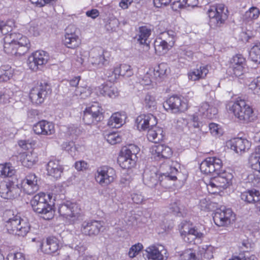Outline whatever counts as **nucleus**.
Here are the masks:
<instances>
[{
	"mask_svg": "<svg viewBox=\"0 0 260 260\" xmlns=\"http://www.w3.org/2000/svg\"><path fill=\"white\" fill-rule=\"evenodd\" d=\"M208 73L209 67L202 66L190 70L187 73V76L189 80L196 81L205 79Z\"/></svg>",
	"mask_w": 260,
	"mask_h": 260,
	"instance_id": "c756f323",
	"label": "nucleus"
},
{
	"mask_svg": "<svg viewBox=\"0 0 260 260\" xmlns=\"http://www.w3.org/2000/svg\"><path fill=\"white\" fill-rule=\"evenodd\" d=\"M15 173V170L11 164L9 163L0 164V176L12 177Z\"/></svg>",
	"mask_w": 260,
	"mask_h": 260,
	"instance_id": "c03bdc74",
	"label": "nucleus"
},
{
	"mask_svg": "<svg viewBox=\"0 0 260 260\" xmlns=\"http://www.w3.org/2000/svg\"><path fill=\"white\" fill-rule=\"evenodd\" d=\"M179 164L177 161H171L164 163L160 167L159 180L157 174V169L153 167L151 169L144 170L143 180L144 183L150 187H154L159 181L161 185H165L168 181H175L177 179V175L179 174Z\"/></svg>",
	"mask_w": 260,
	"mask_h": 260,
	"instance_id": "f03ea898",
	"label": "nucleus"
},
{
	"mask_svg": "<svg viewBox=\"0 0 260 260\" xmlns=\"http://www.w3.org/2000/svg\"><path fill=\"white\" fill-rule=\"evenodd\" d=\"M246 59L241 54L234 56L230 61L228 72L232 76L240 77L246 71Z\"/></svg>",
	"mask_w": 260,
	"mask_h": 260,
	"instance_id": "f3484780",
	"label": "nucleus"
},
{
	"mask_svg": "<svg viewBox=\"0 0 260 260\" xmlns=\"http://www.w3.org/2000/svg\"><path fill=\"white\" fill-rule=\"evenodd\" d=\"M118 67H114L113 70L107 71L105 74L107 80L111 83L115 82L119 77Z\"/></svg>",
	"mask_w": 260,
	"mask_h": 260,
	"instance_id": "bf43d9fd",
	"label": "nucleus"
},
{
	"mask_svg": "<svg viewBox=\"0 0 260 260\" xmlns=\"http://www.w3.org/2000/svg\"><path fill=\"white\" fill-rule=\"evenodd\" d=\"M49 59L48 54L43 50L36 51L29 56L27 64L29 69L36 72L46 64Z\"/></svg>",
	"mask_w": 260,
	"mask_h": 260,
	"instance_id": "2eb2a0df",
	"label": "nucleus"
},
{
	"mask_svg": "<svg viewBox=\"0 0 260 260\" xmlns=\"http://www.w3.org/2000/svg\"><path fill=\"white\" fill-rule=\"evenodd\" d=\"M13 75V70L9 65H4L0 67V82H7Z\"/></svg>",
	"mask_w": 260,
	"mask_h": 260,
	"instance_id": "a19ab883",
	"label": "nucleus"
},
{
	"mask_svg": "<svg viewBox=\"0 0 260 260\" xmlns=\"http://www.w3.org/2000/svg\"><path fill=\"white\" fill-rule=\"evenodd\" d=\"M81 43L78 35L74 31H70V27L67 29L64 35L63 43L69 48L75 49L78 47Z\"/></svg>",
	"mask_w": 260,
	"mask_h": 260,
	"instance_id": "c85d7f7f",
	"label": "nucleus"
},
{
	"mask_svg": "<svg viewBox=\"0 0 260 260\" xmlns=\"http://www.w3.org/2000/svg\"><path fill=\"white\" fill-rule=\"evenodd\" d=\"M231 149L236 153H243L248 150L251 147V142L246 139L235 138L228 143Z\"/></svg>",
	"mask_w": 260,
	"mask_h": 260,
	"instance_id": "b1692460",
	"label": "nucleus"
},
{
	"mask_svg": "<svg viewBox=\"0 0 260 260\" xmlns=\"http://www.w3.org/2000/svg\"><path fill=\"white\" fill-rule=\"evenodd\" d=\"M226 109L240 121L249 122L254 119L252 108L243 100L229 102Z\"/></svg>",
	"mask_w": 260,
	"mask_h": 260,
	"instance_id": "39448f33",
	"label": "nucleus"
},
{
	"mask_svg": "<svg viewBox=\"0 0 260 260\" xmlns=\"http://www.w3.org/2000/svg\"><path fill=\"white\" fill-rule=\"evenodd\" d=\"M71 241L69 244V246L78 252L79 254L83 253L87 249V243L81 239L79 236H71Z\"/></svg>",
	"mask_w": 260,
	"mask_h": 260,
	"instance_id": "72a5a7b5",
	"label": "nucleus"
},
{
	"mask_svg": "<svg viewBox=\"0 0 260 260\" xmlns=\"http://www.w3.org/2000/svg\"><path fill=\"white\" fill-rule=\"evenodd\" d=\"M39 246L44 253L52 254L57 252L59 249V240L55 237H50L46 239L45 243L40 242Z\"/></svg>",
	"mask_w": 260,
	"mask_h": 260,
	"instance_id": "a878e982",
	"label": "nucleus"
},
{
	"mask_svg": "<svg viewBox=\"0 0 260 260\" xmlns=\"http://www.w3.org/2000/svg\"><path fill=\"white\" fill-rule=\"evenodd\" d=\"M2 25L1 29V33L6 36L10 35L8 34L12 30V27L14 25V23L12 21H9L7 22L2 21Z\"/></svg>",
	"mask_w": 260,
	"mask_h": 260,
	"instance_id": "e2e57ef3",
	"label": "nucleus"
},
{
	"mask_svg": "<svg viewBox=\"0 0 260 260\" xmlns=\"http://www.w3.org/2000/svg\"><path fill=\"white\" fill-rule=\"evenodd\" d=\"M180 260H200L195 252L191 249L183 251L180 255Z\"/></svg>",
	"mask_w": 260,
	"mask_h": 260,
	"instance_id": "603ef678",
	"label": "nucleus"
},
{
	"mask_svg": "<svg viewBox=\"0 0 260 260\" xmlns=\"http://www.w3.org/2000/svg\"><path fill=\"white\" fill-rule=\"evenodd\" d=\"M7 260H25V256L22 253H9L7 257Z\"/></svg>",
	"mask_w": 260,
	"mask_h": 260,
	"instance_id": "774afa93",
	"label": "nucleus"
},
{
	"mask_svg": "<svg viewBox=\"0 0 260 260\" xmlns=\"http://www.w3.org/2000/svg\"><path fill=\"white\" fill-rule=\"evenodd\" d=\"M24 31L28 35L38 36L40 35L41 30L38 23L36 21H31L25 26Z\"/></svg>",
	"mask_w": 260,
	"mask_h": 260,
	"instance_id": "79ce46f5",
	"label": "nucleus"
},
{
	"mask_svg": "<svg viewBox=\"0 0 260 260\" xmlns=\"http://www.w3.org/2000/svg\"><path fill=\"white\" fill-rule=\"evenodd\" d=\"M260 10L256 7H251L247 10L243 16V20L246 23H253L259 16Z\"/></svg>",
	"mask_w": 260,
	"mask_h": 260,
	"instance_id": "4c0bfd02",
	"label": "nucleus"
},
{
	"mask_svg": "<svg viewBox=\"0 0 260 260\" xmlns=\"http://www.w3.org/2000/svg\"><path fill=\"white\" fill-rule=\"evenodd\" d=\"M151 34V30L146 26L139 27L138 34L136 36L137 41L141 45L149 46V42L148 39Z\"/></svg>",
	"mask_w": 260,
	"mask_h": 260,
	"instance_id": "f704fd0d",
	"label": "nucleus"
},
{
	"mask_svg": "<svg viewBox=\"0 0 260 260\" xmlns=\"http://www.w3.org/2000/svg\"><path fill=\"white\" fill-rule=\"evenodd\" d=\"M143 245L141 243H137L134 245H133L128 252V256L131 258H133L136 257L140 252V251L143 249Z\"/></svg>",
	"mask_w": 260,
	"mask_h": 260,
	"instance_id": "3c124183",
	"label": "nucleus"
},
{
	"mask_svg": "<svg viewBox=\"0 0 260 260\" xmlns=\"http://www.w3.org/2000/svg\"><path fill=\"white\" fill-rule=\"evenodd\" d=\"M91 93L90 89L87 87H77L74 91L75 95L81 99H85L89 96Z\"/></svg>",
	"mask_w": 260,
	"mask_h": 260,
	"instance_id": "09e8293b",
	"label": "nucleus"
},
{
	"mask_svg": "<svg viewBox=\"0 0 260 260\" xmlns=\"http://www.w3.org/2000/svg\"><path fill=\"white\" fill-rule=\"evenodd\" d=\"M210 18V24L214 27L220 26L224 23L229 15L227 7L222 4H219L210 7L207 11Z\"/></svg>",
	"mask_w": 260,
	"mask_h": 260,
	"instance_id": "0eeeda50",
	"label": "nucleus"
},
{
	"mask_svg": "<svg viewBox=\"0 0 260 260\" xmlns=\"http://www.w3.org/2000/svg\"><path fill=\"white\" fill-rule=\"evenodd\" d=\"M143 104L147 108H155L156 106V101L153 95L147 93L145 95Z\"/></svg>",
	"mask_w": 260,
	"mask_h": 260,
	"instance_id": "4d7b16f0",
	"label": "nucleus"
},
{
	"mask_svg": "<svg viewBox=\"0 0 260 260\" xmlns=\"http://www.w3.org/2000/svg\"><path fill=\"white\" fill-rule=\"evenodd\" d=\"M246 84L254 94L260 95V78L252 79L249 84L246 83Z\"/></svg>",
	"mask_w": 260,
	"mask_h": 260,
	"instance_id": "13d9d810",
	"label": "nucleus"
},
{
	"mask_svg": "<svg viewBox=\"0 0 260 260\" xmlns=\"http://www.w3.org/2000/svg\"><path fill=\"white\" fill-rule=\"evenodd\" d=\"M215 250V248L211 245H203L199 247L200 254L207 258L213 257V253Z\"/></svg>",
	"mask_w": 260,
	"mask_h": 260,
	"instance_id": "49530a36",
	"label": "nucleus"
},
{
	"mask_svg": "<svg viewBox=\"0 0 260 260\" xmlns=\"http://www.w3.org/2000/svg\"><path fill=\"white\" fill-rule=\"evenodd\" d=\"M50 93V89L48 85L37 83L30 89L29 96L32 103L39 105L44 102L45 99Z\"/></svg>",
	"mask_w": 260,
	"mask_h": 260,
	"instance_id": "dca6fc26",
	"label": "nucleus"
},
{
	"mask_svg": "<svg viewBox=\"0 0 260 260\" xmlns=\"http://www.w3.org/2000/svg\"><path fill=\"white\" fill-rule=\"evenodd\" d=\"M118 67L119 76L125 77H129L133 75V71L131 67L127 64H121Z\"/></svg>",
	"mask_w": 260,
	"mask_h": 260,
	"instance_id": "de8ad7c7",
	"label": "nucleus"
},
{
	"mask_svg": "<svg viewBox=\"0 0 260 260\" xmlns=\"http://www.w3.org/2000/svg\"><path fill=\"white\" fill-rule=\"evenodd\" d=\"M140 148L134 144H131L123 149L118 157L117 161L119 166L124 169H129L135 166L137 161V154Z\"/></svg>",
	"mask_w": 260,
	"mask_h": 260,
	"instance_id": "423d86ee",
	"label": "nucleus"
},
{
	"mask_svg": "<svg viewBox=\"0 0 260 260\" xmlns=\"http://www.w3.org/2000/svg\"><path fill=\"white\" fill-rule=\"evenodd\" d=\"M153 75L156 79L164 78L170 72L168 66L165 63H161L156 67L154 69Z\"/></svg>",
	"mask_w": 260,
	"mask_h": 260,
	"instance_id": "ea45409f",
	"label": "nucleus"
},
{
	"mask_svg": "<svg viewBox=\"0 0 260 260\" xmlns=\"http://www.w3.org/2000/svg\"><path fill=\"white\" fill-rule=\"evenodd\" d=\"M106 139L109 143L115 145L121 142L123 138L120 133H112L107 135Z\"/></svg>",
	"mask_w": 260,
	"mask_h": 260,
	"instance_id": "6e6d98bb",
	"label": "nucleus"
},
{
	"mask_svg": "<svg viewBox=\"0 0 260 260\" xmlns=\"http://www.w3.org/2000/svg\"><path fill=\"white\" fill-rule=\"evenodd\" d=\"M6 228L10 234L19 236H25L30 230V225L27 220L16 218L11 222L5 223Z\"/></svg>",
	"mask_w": 260,
	"mask_h": 260,
	"instance_id": "ddd939ff",
	"label": "nucleus"
},
{
	"mask_svg": "<svg viewBox=\"0 0 260 260\" xmlns=\"http://www.w3.org/2000/svg\"><path fill=\"white\" fill-rule=\"evenodd\" d=\"M249 58L256 63H260V42L256 43L251 48L249 51Z\"/></svg>",
	"mask_w": 260,
	"mask_h": 260,
	"instance_id": "37998d69",
	"label": "nucleus"
},
{
	"mask_svg": "<svg viewBox=\"0 0 260 260\" xmlns=\"http://www.w3.org/2000/svg\"><path fill=\"white\" fill-rule=\"evenodd\" d=\"M163 130L160 127H154L149 128L147 133V138L149 141L157 143L164 139Z\"/></svg>",
	"mask_w": 260,
	"mask_h": 260,
	"instance_id": "e433bc0d",
	"label": "nucleus"
},
{
	"mask_svg": "<svg viewBox=\"0 0 260 260\" xmlns=\"http://www.w3.org/2000/svg\"><path fill=\"white\" fill-rule=\"evenodd\" d=\"M209 129L211 134L214 136H217L222 133V130L220 126L215 123H211L209 125Z\"/></svg>",
	"mask_w": 260,
	"mask_h": 260,
	"instance_id": "0e129e2a",
	"label": "nucleus"
},
{
	"mask_svg": "<svg viewBox=\"0 0 260 260\" xmlns=\"http://www.w3.org/2000/svg\"><path fill=\"white\" fill-rule=\"evenodd\" d=\"M89 58V62L94 67L101 68L109 64L110 57V53L107 51H102L98 54L91 55Z\"/></svg>",
	"mask_w": 260,
	"mask_h": 260,
	"instance_id": "393cba45",
	"label": "nucleus"
},
{
	"mask_svg": "<svg viewBox=\"0 0 260 260\" xmlns=\"http://www.w3.org/2000/svg\"><path fill=\"white\" fill-rule=\"evenodd\" d=\"M39 178L34 173L28 174L21 182V186L24 192L32 194L39 189Z\"/></svg>",
	"mask_w": 260,
	"mask_h": 260,
	"instance_id": "6ab92c4d",
	"label": "nucleus"
},
{
	"mask_svg": "<svg viewBox=\"0 0 260 260\" xmlns=\"http://www.w3.org/2000/svg\"><path fill=\"white\" fill-rule=\"evenodd\" d=\"M200 116L199 113L193 114L189 116V122L188 124H190L194 128H199L200 127V123L199 121V117Z\"/></svg>",
	"mask_w": 260,
	"mask_h": 260,
	"instance_id": "338daca9",
	"label": "nucleus"
},
{
	"mask_svg": "<svg viewBox=\"0 0 260 260\" xmlns=\"http://www.w3.org/2000/svg\"><path fill=\"white\" fill-rule=\"evenodd\" d=\"M154 71L152 69H149V70L142 78L140 81L141 83L144 85H150L154 80L156 79L153 75Z\"/></svg>",
	"mask_w": 260,
	"mask_h": 260,
	"instance_id": "8fccbe9b",
	"label": "nucleus"
},
{
	"mask_svg": "<svg viewBox=\"0 0 260 260\" xmlns=\"http://www.w3.org/2000/svg\"><path fill=\"white\" fill-rule=\"evenodd\" d=\"M143 254L145 260H165L168 256L165 246L159 244H153L147 247Z\"/></svg>",
	"mask_w": 260,
	"mask_h": 260,
	"instance_id": "4468645a",
	"label": "nucleus"
},
{
	"mask_svg": "<svg viewBox=\"0 0 260 260\" xmlns=\"http://www.w3.org/2000/svg\"><path fill=\"white\" fill-rule=\"evenodd\" d=\"M58 212L63 220L72 224L80 216V208L77 204L67 201L58 206Z\"/></svg>",
	"mask_w": 260,
	"mask_h": 260,
	"instance_id": "6e6552de",
	"label": "nucleus"
},
{
	"mask_svg": "<svg viewBox=\"0 0 260 260\" xmlns=\"http://www.w3.org/2000/svg\"><path fill=\"white\" fill-rule=\"evenodd\" d=\"M13 93L10 89H3L0 90V106L5 105L10 102V99Z\"/></svg>",
	"mask_w": 260,
	"mask_h": 260,
	"instance_id": "a18cd8bd",
	"label": "nucleus"
},
{
	"mask_svg": "<svg viewBox=\"0 0 260 260\" xmlns=\"http://www.w3.org/2000/svg\"><path fill=\"white\" fill-rule=\"evenodd\" d=\"M98 118L96 116L88 112L86 110L84 111L83 120L85 124L87 125L93 124L99 120Z\"/></svg>",
	"mask_w": 260,
	"mask_h": 260,
	"instance_id": "052dcab7",
	"label": "nucleus"
},
{
	"mask_svg": "<svg viewBox=\"0 0 260 260\" xmlns=\"http://www.w3.org/2000/svg\"><path fill=\"white\" fill-rule=\"evenodd\" d=\"M85 110L98 118L101 114L102 108L99 103H94L91 106L87 107Z\"/></svg>",
	"mask_w": 260,
	"mask_h": 260,
	"instance_id": "680f3d73",
	"label": "nucleus"
},
{
	"mask_svg": "<svg viewBox=\"0 0 260 260\" xmlns=\"http://www.w3.org/2000/svg\"><path fill=\"white\" fill-rule=\"evenodd\" d=\"M200 116L204 118L212 119L215 117L218 111L212 104L207 102L202 103L198 109Z\"/></svg>",
	"mask_w": 260,
	"mask_h": 260,
	"instance_id": "bb28decb",
	"label": "nucleus"
},
{
	"mask_svg": "<svg viewBox=\"0 0 260 260\" xmlns=\"http://www.w3.org/2000/svg\"><path fill=\"white\" fill-rule=\"evenodd\" d=\"M235 219L233 211L224 207L217 209L213 216L214 223L218 226H228L233 223Z\"/></svg>",
	"mask_w": 260,
	"mask_h": 260,
	"instance_id": "9b49d317",
	"label": "nucleus"
},
{
	"mask_svg": "<svg viewBox=\"0 0 260 260\" xmlns=\"http://www.w3.org/2000/svg\"><path fill=\"white\" fill-rule=\"evenodd\" d=\"M126 118V116L124 112H116L111 115L108 124L112 127H119L125 123Z\"/></svg>",
	"mask_w": 260,
	"mask_h": 260,
	"instance_id": "473e14b6",
	"label": "nucleus"
},
{
	"mask_svg": "<svg viewBox=\"0 0 260 260\" xmlns=\"http://www.w3.org/2000/svg\"><path fill=\"white\" fill-rule=\"evenodd\" d=\"M103 221L88 220L83 221L81 226V233L86 236H92L99 234L101 229L103 228Z\"/></svg>",
	"mask_w": 260,
	"mask_h": 260,
	"instance_id": "a211bd4d",
	"label": "nucleus"
},
{
	"mask_svg": "<svg viewBox=\"0 0 260 260\" xmlns=\"http://www.w3.org/2000/svg\"><path fill=\"white\" fill-rule=\"evenodd\" d=\"M241 199L247 203H257L260 199V192L255 189L248 190L241 194Z\"/></svg>",
	"mask_w": 260,
	"mask_h": 260,
	"instance_id": "c9c22d12",
	"label": "nucleus"
},
{
	"mask_svg": "<svg viewBox=\"0 0 260 260\" xmlns=\"http://www.w3.org/2000/svg\"><path fill=\"white\" fill-rule=\"evenodd\" d=\"M20 216L16 212L8 210L4 212L3 214V220L5 223L13 221L16 220V218H20Z\"/></svg>",
	"mask_w": 260,
	"mask_h": 260,
	"instance_id": "5fc2aeb1",
	"label": "nucleus"
},
{
	"mask_svg": "<svg viewBox=\"0 0 260 260\" xmlns=\"http://www.w3.org/2000/svg\"><path fill=\"white\" fill-rule=\"evenodd\" d=\"M18 145L24 149H28L31 148L35 145L34 141L27 140H19L18 142Z\"/></svg>",
	"mask_w": 260,
	"mask_h": 260,
	"instance_id": "69168bd1",
	"label": "nucleus"
},
{
	"mask_svg": "<svg viewBox=\"0 0 260 260\" xmlns=\"http://www.w3.org/2000/svg\"><path fill=\"white\" fill-rule=\"evenodd\" d=\"M116 178L115 170L109 166H103L97 168L94 179L101 186H107L113 182Z\"/></svg>",
	"mask_w": 260,
	"mask_h": 260,
	"instance_id": "1a4fd4ad",
	"label": "nucleus"
},
{
	"mask_svg": "<svg viewBox=\"0 0 260 260\" xmlns=\"http://www.w3.org/2000/svg\"><path fill=\"white\" fill-rule=\"evenodd\" d=\"M20 159L23 166L31 168L38 161V155L34 151L24 152L21 154Z\"/></svg>",
	"mask_w": 260,
	"mask_h": 260,
	"instance_id": "2f4dec72",
	"label": "nucleus"
},
{
	"mask_svg": "<svg viewBox=\"0 0 260 260\" xmlns=\"http://www.w3.org/2000/svg\"><path fill=\"white\" fill-rule=\"evenodd\" d=\"M164 108L167 111L173 113L185 112L188 108L186 99L179 96H172L168 98L163 104Z\"/></svg>",
	"mask_w": 260,
	"mask_h": 260,
	"instance_id": "9d476101",
	"label": "nucleus"
},
{
	"mask_svg": "<svg viewBox=\"0 0 260 260\" xmlns=\"http://www.w3.org/2000/svg\"><path fill=\"white\" fill-rule=\"evenodd\" d=\"M179 232L184 242L188 243H196V239H200L203 237V234L192 227L188 222H182L179 227Z\"/></svg>",
	"mask_w": 260,
	"mask_h": 260,
	"instance_id": "f8f14e48",
	"label": "nucleus"
},
{
	"mask_svg": "<svg viewBox=\"0 0 260 260\" xmlns=\"http://www.w3.org/2000/svg\"><path fill=\"white\" fill-rule=\"evenodd\" d=\"M100 93L105 96H108L110 98H115L118 95V91L117 88L110 82L104 84L100 88Z\"/></svg>",
	"mask_w": 260,
	"mask_h": 260,
	"instance_id": "58836bf2",
	"label": "nucleus"
},
{
	"mask_svg": "<svg viewBox=\"0 0 260 260\" xmlns=\"http://www.w3.org/2000/svg\"><path fill=\"white\" fill-rule=\"evenodd\" d=\"M34 211L45 220L52 219L54 215L53 202L50 193L40 192L36 194L30 201Z\"/></svg>",
	"mask_w": 260,
	"mask_h": 260,
	"instance_id": "20e7f679",
	"label": "nucleus"
},
{
	"mask_svg": "<svg viewBox=\"0 0 260 260\" xmlns=\"http://www.w3.org/2000/svg\"><path fill=\"white\" fill-rule=\"evenodd\" d=\"M249 162L252 169L260 173V156L255 154H251L249 158Z\"/></svg>",
	"mask_w": 260,
	"mask_h": 260,
	"instance_id": "864d4df0",
	"label": "nucleus"
},
{
	"mask_svg": "<svg viewBox=\"0 0 260 260\" xmlns=\"http://www.w3.org/2000/svg\"><path fill=\"white\" fill-rule=\"evenodd\" d=\"M222 167L221 160L216 157H207L200 164V168L202 172L207 174L213 173L217 174V176L206 182L210 193H219L232 185L234 177L233 174L227 171L220 172Z\"/></svg>",
	"mask_w": 260,
	"mask_h": 260,
	"instance_id": "f257e3e1",
	"label": "nucleus"
},
{
	"mask_svg": "<svg viewBox=\"0 0 260 260\" xmlns=\"http://www.w3.org/2000/svg\"><path fill=\"white\" fill-rule=\"evenodd\" d=\"M32 130L36 135L39 136H50L55 132L53 123L45 120H42L33 125Z\"/></svg>",
	"mask_w": 260,
	"mask_h": 260,
	"instance_id": "aec40b11",
	"label": "nucleus"
},
{
	"mask_svg": "<svg viewBox=\"0 0 260 260\" xmlns=\"http://www.w3.org/2000/svg\"><path fill=\"white\" fill-rule=\"evenodd\" d=\"M151 157L156 160L161 158H169L172 155V151L169 147L165 145H153L150 148Z\"/></svg>",
	"mask_w": 260,
	"mask_h": 260,
	"instance_id": "412c9836",
	"label": "nucleus"
},
{
	"mask_svg": "<svg viewBox=\"0 0 260 260\" xmlns=\"http://www.w3.org/2000/svg\"><path fill=\"white\" fill-rule=\"evenodd\" d=\"M46 170L48 175L57 179L61 176L63 168L58 160H51L47 165Z\"/></svg>",
	"mask_w": 260,
	"mask_h": 260,
	"instance_id": "7c9ffc66",
	"label": "nucleus"
},
{
	"mask_svg": "<svg viewBox=\"0 0 260 260\" xmlns=\"http://www.w3.org/2000/svg\"><path fill=\"white\" fill-rule=\"evenodd\" d=\"M29 47V40L21 34L11 33L4 38V50L8 54L23 55L28 51Z\"/></svg>",
	"mask_w": 260,
	"mask_h": 260,
	"instance_id": "7ed1b4c3",
	"label": "nucleus"
},
{
	"mask_svg": "<svg viewBox=\"0 0 260 260\" xmlns=\"http://www.w3.org/2000/svg\"><path fill=\"white\" fill-rule=\"evenodd\" d=\"M19 188L10 182L4 183L0 186V194L5 199H12L19 194Z\"/></svg>",
	"mask_w": 260,
	"mask_h": 260,
	"instance_id": "5701e85b",
	"label": "nucleus"
},
{
	"mask_svg": "<svg viewBox=\"0 0 260 260\" xmlns=\"http://www.w3.org/2000/svg\"><path fill=\"white\" fill-rule=\"evenodd\" d=\"M173 46V40H163L157 38L154 42L155 53L159 55L166 53Z\"/></svg>",
	"mask_w": 260,
	"mask_h": 260,
	"instance_id": "cd10ccee",
	"label": "nucleus"
},
{
	"mask_svg": "<svg viewBox=\"0 0 260 260\" xmlns=\"http://www.w3.org/2000/svg\"><path fill=\"white\" fill-rule=\"evenodd\" d=\"M157 123L156 118L151 114H142L137 117L136 124L139 131H145Z\"/></svg>",
	"mask_w": 260,
	"mask_h": 260,
	"instance_id": "4be33fe9",
	"label": "nucleus"
}]
</instances>
